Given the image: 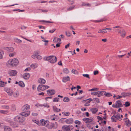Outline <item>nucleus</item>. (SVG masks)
<instances>
[{"label": "nucleus", "mask_w": 131, "mask_h": 131, "mask_svg": "<svg viewBox=\"0 0 131 131\" xmlns=\"http://www.w3.org/2000/svg\"><path fill=\"white\" fill-rule=\"evenodd\" d=\"M70 80V78L69 76L63 77V78L62 81L64 82H66Z\"/></svg>", "instance_id": "nucleus-18"}, {"label": "nucleus", "mask_w": 131, "mask_h": 131, "mask_svg": "<svg viewBox=\"0 0 131 131\" xmlns=\"http://www.w3.org/2000/svg\"><path fill=\"white\" fill-rule=\"evenodd\" d=\"M121 95L123 97H125L127 96V93L126 92H122L121 93Z\"/></svg>", "instance_id": "nucleus-42"}, {"label": "nucleus", "mask_w": 131, "mask_h": 131, "mask_svg": "<svg viewBox=\"0 0 131 131\" xmlns=\"http://www.w3.org/2000/svg\"><path fill=\"white\" fill-rule=\"evenodd\" d=\"M98 109L95 108H91V111H92V113L93 114L95 113L98 111Z\"/></svg>", "instance_id": "nucleus-27"}, {"label": "nucleus", "mask_w": 131, "mask_h": 131, "mask_svg": "<svg viewBox=\"0 0 131 131\" xmlns=\"http://www.w3.org/2000/svg\"><path fill=\"white\" fill-rule=\"evenodd\" d=\"M3 108L5 109H9V107L8 106H3Z\"/></svg>", "instance_id": "nucleus-58"}, {"label": "nucleus", "mask_w": 131, "mask_h": 131, "mask_svg": "<svg viewBox=\"0 0 131 131\" xmlns=\"http://www.w3.org/2000/svg\"><path fill=\"white\" fill-rule=\"evenodd\" d=\"M75 5H73L71 6H70L69 8H68L67 9V11H70L72 10L75 7Z\"/></svg>", "instance_id": "nucleus-30"}, {"label": "nucleus", "mask_w": 131, "mask_h": 131, "mask_svg": "<svg viewBox=\"0 0 131 131\" xmlns=\"http://www.w3.org/2000/svg\"><path fill=\"white\" fill-rule=\"evenodd\" d=\"M17 73V71L15 70H12L10 71L9 74L10 76H12L16 75Z\"/></svg>", "instance_id": "nucleus-14"}, {"label": "nucleus", "mask_w": 131, "mask_h": 131, "mask_svg": "<svg viewBox=\"0 0 131 131\" xmlns=\"http://www.w3.org/2000/svg\"><path fill=\"white\" fill-rule=\"evenodd\" d=\"M18 83L19 85L20 86L22 87H24L25 86V84L23 81H20Z\"/></svg>", "instance_id": "nucleus-28"}, {"label": "nucleus", "mask_w": 131, "mask_h": 131, "mask_svg": "<svg viewBox=\"0 0 131 131\" xmlns=\"http://www.w3.org/2000/svg\"><path fill=\"white\" fill-rule=\"evenodd\" d=\"M116 105L117 108H118L119 107H122L123 105L121 101L119 100L116 102Z\"/></svg>", "instance_id": "nucleus-12"}, {"label": "nucleus", "mask_w": 131, "mask_h": 131, "mask_svg": "<svg viewBox=\"0 0 131 131\" xmlns=\"http://www.w3.org/2000/svg\"><path fill=\"white\" fill-rule=\"evenodd\" d=\"M92 100L93 101V102L95 103H99L100 102L99 99L97 98H94L92 99Z\"/></svg>", "instance_id": "nucleus-22"}, {"label": "nucleus", "mask_w": 131, "mask_h": 131, "mask_svg": "<svg viewBox=\"0 0 131 131\" xmlns=\"http://www.w3.org/2000/svg\"><path fill=\"white\" fill-rule=\"evenodd\" d=\"M42 41L45 42V46H46L48 44V42H49V41L48 40H42Z\"/></svg>", "instance_id": "nucleus-51"}, {"label": "nucleus", "mask_w": 131, "mask_h": 131, "mask_svg": "<svg viewBox=\"0 0 131 131\" xmlns=\"http://www.w3.org/2000/svg\"><path fill=\"white\" fill-rule=\"evenodd\" d=\"M125 119V121L126 125L127 126H129L131 125V122L127 118L124 119Z\"/></svg>", "instance_id": "nucleus-15"}, {"label": "nucleus", "mask_w": 131, "mask_h": 131, "mask_svg": "<svg viewBox=\"0 0 131 131\" xmlns=\"http://www.w3.org/2000/svg\"><path fill=\"white\" fill-rule=\"evenodd\" d=\"M42 59V57L40 55H38L37 56V59L38 60H41Z\"/></svg>", "instance_id": "nucleus-53"}, {"label": "nucleus", "mask_w": 131, "mask_h": 131, "mask_svg": "<svg viewBox=\"0 0 131 131\" xmlns=\"http://www.w3.org/2000/svg\"><path fill=\"white\" fill-rule=\"evenodd\" d=\"M117 31L118 33L121 34V36L122 37H124L125 36L126 32L125 30L124 29H123L122 31L121 30L119 29H117Z\"/></svg>", "instance_id": "nucleus-9"}, {"label": "nucleus", "mask_w": 131, "mask_h": 131, "mask_svg": "<svg viewBox=\"0 0 131 131\" xmlns=\"http://www.w3.org/2000/svg\"><path fill=\"white\" fill-rule=\"evenodd\" d=\"M10 125L11 126L14 128L17 127L18 126V125L15 122H10Z\"/></svg>", "instance_id": "nucleus-17"}, {"label": "nucleus", "mask_w": 131, "mask_h": 131, "mask_svg": "<svg viewBox=\"0 0 131 131\" xmlns=\"http://www.w3.org/2000/svg\"><path fill=\"white\" fill-rule=\"evenodd\" d=\"M4 131H11V128L7 126H5L3 127Z\"/></svg>", "instance_id": "nucleus-16"}, {"label": "nucleus", "mask_w": 131, "mask_h": 131, "mask_svg": "<svg viewBox=\"0 0 131 131\" xmlns=\"http://www.w3.org/2000/svg\"><path fill=\"white\" fill-rule=\"evenodd\" d=\"M105 96L107 97H110V96H112V95L111 93H104Z\"/></svg>", "instance_id": "nucleus-33"}, {"label": "nucleus", "mask_w": 131, "mask_h": 131, "mask_svg": "<svg viewBox=\"0 0 131 131\" xmlns=\"http://www.w3.org/2000/svg\"><path fill=\"white\" fill-rule=\"evenodd\" d=\"M91 94L92 95H97V92H91Z\"/></svg>", "instance_id": "nucleus-55"}, {"label": "nucleus", "mask_w": 131, "mask_h": 131, "mask_svg": "<svg viewBox=\"0 0 131 131\" xmlns=\"http://www.w3.org/2000/svg\"><path fill=\"white\" fill-rule=\"evenodd\" d=\"M6 92L8 95H12L13 93V92L12 91H10L8 90H7Z\"/></svg>", "instance_id": "nucleus-52"}, {"label": "nucleus", "mask_w": 131, "mask_h": 131, "mask_svg": "<svg viewBox=\"0 0 131 131\" xmlns=\"http://www.w3.org/2000/svg\"><path fill=\"white\" fill-rule=\"evenodd\" d=\"M99 73L98 71L97 70L95 71L94 72V75H96L98 74Z\"/></svg>", "instance_id": "nucleus-64"}, {"label": "nucleus", "mask_w": 131, "mask_h": 131, "mask_svg": "<svg viewBox=\"0 0 131 131\" xmlns=\"http://www.w3.org/2000/svg\"><path fill=\"white\" fill-rule=\"evenodd\" d=\"M30 108V106L28 104H26L25 105L22 107L21 109L23 111H27V110L29 109Z\"/></svg>", "instance_id": "nucleus-11"}, {"label": "nucleus", "mask_w": 131, "mask_h": 131, "mask_svg": "<svg viewBox=\"0 0 131 131\" xmlns=\"http://www.w3.org/2000/svg\"><path fill=\"white\" fill-rule=\"evenodd\" d=\"M64 122L66 123L67 124H71L73 123V120L72 118H70L68 119L66 118V119H64Z\"/></svg>", "instance_id": "nucleus-8"}, {"label": "nucleus", "mask_w": 131, "mask_h": 131, "mask_svg": "<svg viewBox=\"0 0 131 131\" xmlns=\"http://www.w3.org/2000/svg\"><path fill=\"white\" fill-rule=\"evenodd\" d=\"M47 93L49 96L55 94V91L54 90H49L47 91Z\"/></svg>", "instance_id": "nucleus-7"}, {"label": "nucleus", "mask_w": 131, "mask_h": 131, "mask_svg": "<svg viewBox=\"0 0 131 131\" xmlns=\"http://www.w3.org/2000/svg\"><path fill=\"white\" fill-rule=\"evenodd\" d=\"M51 125V127L49 128V129H52V128H53L54 126V124L53 123H52Z\"/></svg>", "instance_id": "nucleus-61"}, {"label": "nucleus", "mask_w": 131, "mask_h": 131, "mask_svg": "<svg viewBox=\"0 0 131 131\" xmlns=\"http://www.w3.org/2000/svg\"><path fill=\"white\" fill-rule=\"evenodd\" d=\"M30 114V112L29 111H23V112L20 113V114L22 116L27 117Z\"/></svg>", "instance_id": "nucleus-10"}, {"label": "nucleus", "mask_w": 131, "mask_h": 131, "mask_svg": "<svg viewBox=\"0 0 131 131\" xmlns=\"http://www.w3.org/2000/svg\"><path fill=\"white\" fill-rule=\"evenodd\" d=\"M59 41H61V39L57 37L55 38L53 40V41L54 42H58Z\"/></svg>", "instance_id": "nucleus-29"}, {"label": "nucleus", "mask_w": 131, "mask_h": 131, "mask_svg": "<svg viewBox=\"0 0 131 131\" xmlns=\"http://www.w3.org/2000/svg\"><path fill=\"white\" fill-rule=\"evenodd\" d=\"M70 45V43H69L68 44L66 45L65 46V48L66 49H67V48H68L69 47Z\"/></svg>", "instance_id": "nucleus-62"}, {"label": "nucleus", "mask_w": 131, "mask_h": 131, "mask_svg": "<svg viewBox=\"0 0 131 131\" xmlns=\"http://www.w3.org/2000/svg\"><path fill=\"white\" fill-rule=\"evenodd\" d=\"M40 22H45L48 23H53L54 22L53 21H46L44 20H41L40 21Z\"/></svg>", "instance_id": "nucleus-45"}, {"label": "nucleus", "mask_w": 131, "mask_h": 131, "mask_svg": "<svg viewBox=\"0 0 131 131\" xmlns=\"http://www.w3.org/2000/svg\"><path fill=\"white\" fill-rule=\"evenodd\" d=\"M38 81L39 83L42 84H45L46 82L45 80L44 79L41 78H39V79Z\"/></svg>", "instance_id": "nucleus-19"}, {"label": "nucleus", "mask_w": 131, "mask_h": 131, "mask_svg": "<svg viewBox=\"0 0 131 131\" xmlns=\"http://www.w3.org/2000/svg\"><path fill=\"white\" fill-rule=\"evenodd\" d=\"M5 49L6 50L9 52H12L14 50V48L11 47H7L5 48Z\"/></svg>", "instance_id": "nucleus-23"}, {"label": "nucleus", "mask_w": 131, "mask_h": 131, "mask_svg": "<svg viewBox=\"0 0 131 131\" xmlns=\"http://www.w3.org/2000/svg\"><path fill=\"white\" fill-rule=\"evenodd\" d=\"M70 100L69 98L67 97H65L63 99V101L66 102H69Z\"/></svg>", "instance_id": "nucleus-32"}, {"label": "nucleus", "mask_w": 131, "mask_h": 131, "mask_svg": "<svg viewBox=\"0 0 131 131\" xmlns=\"http://www.w3.org/2000/svg\"><path fill=\"white\" fill-rule=\"evenodd\" d=\"M82 120L86 123H88L92 122V124H94L95 122L93 121V119L92 117H89L88 118H84L82 119Z\"/></svg>", "instance_id": "nucleus-5"}, {"label": "nucleus", "mask_w": 131, "mask_h": 131, "mask_svg": "<svg viewBox=\"0 0 131 131\" xmlns=\"http://www.w3.org/2000/svg\"><path fill=\"white\" fill-rule=\"evenodd\" d=\"M92 101V99L91 98H89L88 99L84 100L82 102H85V103L90 104L89 103Z\"/></svg>", "instance_id": "nucleus-26"}, {"label": "nucleus", "mask_w": 131, "mask_h": 131, "mask_svg": "<svg viewBox=\"0 0 131 131\" xmlns=\"http://www.w3.org/2000/svg\"><path fill=\"white\" fill-rule=\"evenodd\" d=\"M25 117L22 116L20 117L17 116L15 117L14 118V121L17 122L19 123L23 122L25 121Z\"/></svg>", "instance_id": "nucleus-3"}, {"label": "nucleus", "mask_w": 131, "mask_h": 131, "mask_svg": "<svg viewBox=\"0 0 131 131\" xmlns=\"http://www.w3.org/2000/svg\"><path fill=\"white\" fill-rule=\"evenodd\" d=\"M98 33H102V34H104L107 32L106 30H105V29H103L102 30L100 29L98 31Z\"/></svg>", "instance_id": "nucleus-25"}, {"label": "nucleus", "mask_w": 131, "mask_h": 131, "mask_svg": "<svg viewBox=\"0 0 131 131\" xmlns=\"http://www.w3.org/2000/svg\"><path fill=\"white\" fill-rule=\"evenodd\" d=\"M59 99L58 97H55L53 99V102H58L59 100Z\"/></svg>", "instance_id": "nucleus-39"}, {"label": "nucleus", "mask_w": 131, "mask_h": 131, "mask_svg": "<svg viewBox=\"0 0 131 131\" xmlns=\"http://www.w3.org/2000/svg\"><path fill=\"white\" fill-rule=\"evenodd\" d=\"M35 54H36L37 56L39 55V54H40V52L39 51H37L35 52Z\"/></svg>", "instance_id": "nucleus-60"}, {"label": "nucleus", "mask_w": 131, "mask_h": 131, "mask_svg": "<svg viewBox=\"0 0 131 131\" xmlns=\"http://www.w3.org/2000/svg\"><path fill=\"white\" fill-rule=\"evenodd\" d=\"M30 74L29 73H24L23 75V78L27 80L30 77Z\"/></svg>", "instance_id": "nucleus-13"}, {"label": "nucleus", "mask_w": 131, "mask_h": 131, "mask_svg": "<svg viewBox=\"0 0 131 131\" xmlns=\"http://www.w3.org/2000/svg\"><path fill=\"white\" fill-rule=\"evenodd\" d=\"M127 96L129 97L131 95V92H128L126 93Z\"/></svg>", "instance_id": "nucleus-63"}, {"label": "nucleus", "mask_w": 131, "mask_h": 131, "mask_svg": "<svg viewBox=\"0 0 131 131\" xmlns=\"http://www.w3.org/2000/svg\"><path fill=\"white\" fill-rule=\"evenodd\" d=\"M106 92L105 91H97V95H100L101 96L104 95V93H106Z\"/></svg>", "instance_id": "nucleus-24"}, {"label": "nucleus", "mask_w": 131, "mask_h": 131, "mask_svg": "<svg viewBox=\"0 0 131 131\" xmlns=\"http://www.w3.org/2000/svg\"><path fill=\"white\" fill-rule=\"evenodd\" d=\"M117 115H114V116L115 117V119H117L119 117V116H120V114H119V113H117Z\"/></svg>", "instance_id": "nucleus-47"}, {"label": "nucleus", "mask_w": 131, "mask_h": 131, "mask_svg": "<svg viewBox=\"0 0 131 131\" xmlns=\"http://www.w3.org/2000/svg\"><path fill=\"white\" fill-rule=\"evenodd\" d=\"M38 91L39 92L42 91L46 89L45 85L42 84L39 85L37 88Z\"/></svg>", "instance_id": "nucleus-6"}, {"label": "nucleus", "mask_w": 131, "mask_h": 131, "mask_svg": "<svg viewBox=\"0 0 131 131\" xmlns=\"http://www.w3.org/2000/svg\"><path fill=\"white\" fill-rule=\"evenodd\" d=\"M53 111L56 112H59L61 110L60 109H58L55 106H53Z\"/></svg>", "instance_id": "nucleus-20"}, {"label": "nucleus", "mask_w": 131, "mask_h": 131, "mask_svg": "<svg viewBox=\"0 0 131 131\" xmlns=\"http://www.w3.org/2000/svg\"><path fill=\"white\" fill-rule=\"evenodd\" d=\"M0 86L4 87L5 85L4 83V82H2V81H0Z\"/></svg>", "instance_id": "nucleus-48"}, {"label": "nucleus", "mask_w": 131, "mask_h": 131, "mask_svg": "<svg viewBox=\"0 0 131 131\" xmlns=\"http://www.w3.org/2000/svg\"><path fill=\"white\" fill-rule=\"evenodd\" d=\"M4 54L3 51L0 50V59L3 58V55Z\"/></svg>", "instance_id": "nucleus-35"}, {"label": "nucleus", "mask_w": 131, "mask_h": 131, "mask_svg": "<svg viewBox=\"0 0 131 131\" xmlns=\"http://www.w3.org/2000/svg\"><path fill=\"white\" fill-rule=\"evenodd\" d=\"M82 6H90L91 5L90 4L88 3L87 4H85L84 3H83L82 5Z\"/></svg>", "instance_id": "nucleus-37"}, {"label": "nucleus", "mask_w": 131, "mask_h": 131, "mask_svg": "<svg viewBox=\"0 0 131 131\" xmlns=\"http://www.w3.org/2000/svg\"><path fill=\"white\" fill-rule=\"evenodd\" d=\"M43 59L45 61H48L51 63H54L57 61V57L54 56L45 57L43 58Z\"/></svg>", "instance_id": "nucleus-1"}, {"label": "nucleus", "mask_w": 131, "mask_h": 131, "mask_svg": "<svg viewBox=\"0 0 131 131\" xmlns=\"http://www.w3.org/2000/svg\"><path fill=\"white\" fill-rule=\"evenodd\" d=\"M31 69L30 68H26L25 70L24 71H29Z\"/></svg>", "instance_id": "nucleus-59"}, {"label": "nucleus", "mask_w": 131, "mask_h": 131, "mask_svg": "<svg viewBox=\"0 0 131 131\" xmlns=\"http://www.w3.org/2000/svg\"><path fill=\"white\" fill-rule=\"evenodd\" d=\"M82 75L84 77H86L87 78H88L89 79H90V77H89V75L88 74H82Z\"/></svg>", "instance_id": "nucleus-44"}, {"label": "nucleus", "mask_w": 131, "mask_h": 131, "mask_svg": "<svg viewBox=\"0 0 131 131\" xmlns=\"http://www.w3.org/2000/svg\"><path fill=\"white\" fill-rule=\"evenodd\" d=\"M16 54V52H14L13 53H10L9 54V56L10 57H13Z\"/></svg>", "instance_id": "nucleus-38"}, {"label": "nucleus", "mask_w": 131, "mask_h": 131, "mask_svg": "<svg viewBox=\"0 0 131 131\" xmlns=\"http://www.w3.org/2000/svg\"><path fill=\"white\" fill-rule=\"evenodd\" d=\"M74 123L75 124L78 125H80L81 124V122L78 120L75 121L74 122Z\"/></svg>", "instance_id": "nucleus-41"}, {"label": "nucleus", "mask_w": 131, "mask_h": 131, "mask_svg": "<svg viewBox=\"0 0 131 131\" xmlns=\"http://www.w3.org/2000/svg\"><path fill=\"white\" fill-rule=\"evenodd\" d=\"M15 41L16 42H17L19 43H21L22 42V41L21 40L17 38L16 39H15Z\"/></svg>", "instance_id": "nucleus-54"}, {"label": "nucleus", "mask_w": 131, "mask_h": 131, "mask_svg": "<svg viewBox=\"0 0 131 131\" xmlns=\"http://www.w3.org/2000/svg\"><path fill=\"white\" fill-rule=\"evenodd\" d=\"M41 10V11L43 13H46L48 12V10H42V9H39V11L38 12H39Z\"/></svg>", "instance_id": "nucleus-49"}, {"label": "nucleus", "mask_w": 131, "mask_h": 131, "mask_svg": "<svg viewBox=\"0 0 131 131\" xmlns=\"http://www.w3.org/2000/svg\"><path fill=\"white\" fill-rule=\"evenodd\" d=\"M72 72L74 74H76L77 72V71L73 69L72 70Z\"/></svg>", "instance_id": "nucleus-57"}, {"label": "nucleus", "mask_w": 131, "mask_h": 131, "mask_svg": "<svg viewBox=\"0 0 131 131\" xmlns=\"http://www.w3.org/2000/svg\"><path fill=\"white\" fill-rule=\"evenodd\" d=\"M31 57L34 59H37V56L36 54H33L31 56Z\"/></svg>", "instance_id": "nucleus-46"}, {"label": "nucleus", "mask_w": 131, "mask_h": 131, "mask_svg": "<svg viewBox=\"0 0 131 131\" xmlns=\"http://www.w3.org/2000/svg\"><path fill=\"white\" fill-rule=\"evenodd\" d=\"M19 62L18 60L14 58L12 60H10L8 61L7 63L12 67H14L17 66Z\"/></svg>", "instance_id": "nucleus-2"}, {"label": "nucleus", "mask_w": 131, "mask_h": 131, "mask_svg": "<svg viewBox=\"0 0 131 131\" xmlns=\"http://www.w3.org/2000/svg\"><path fill=\"white\" fill-rule=\"evenodd\" d=\"M111 119L112 122H116V119H115V118L114 116V115H113V116H112L111 117Z\"/></svg>", "instance_id": "nucleus-40"}, {"label": "nucleus", "mask_w": 131, "mask_h": 131, "mask_svg": "<svg viewBox=\"0 0 131 131\" xmlns=\"http://www.w3.org/2000/svg\"><path fill=\"white\" fill-rule=\"evenodd\" d=\"M49 122L48 121L45 120L43 123H42V126H45L47 127L48 125H49Z\"/></svg>", "instance_id": "nucleus-21"}, {"label": "nucleus", "mask_w": 131, "mask_h": 131, "mask_svg": "<svg viewBox=\"0 0 131 131\" xmlns=\"http://www.w3.org/2000/svg\"><path fill=\"white\" fill-rule=\"evenodd\" d=\"M66 35L68 37H70V36L71 34L69 32H66Z\"/></svg>", "instance_id": "nucleus-50"}, {"label": "nucleus", "mask_w": 131, "mask_h": 131, "mask_svg": "<svg viewBox=\"0 0 131 131\" xmlns=\"http://www.w3.org/2000/svg\"><path fill=\"white\" fill-rule=\"evenodd\" d=\"M124 105H125V106L126 107H127L129 106L130 105V104L129 102H126L125 103V104H124Z\"/></svg>", "instance_id": "nucleus-43"}, {"label": "nucleus", "mask_w": 131, "mask_h": 131, "mask_svg": "<svg viewBox=\"0 0 131 131\" xmlns=\"http://www.w3.org/2000/svg\"><path fill=\"white\" fill-rule=\"evenodd\" d=\"M63 72L66 73H68L69 72V71L68 69L65 68L63 69Z\"/></svg>", "instance_id": "nucleus-34"}, {"label": "nucleus", "mask_w": 131, "mask_h": 131, "mask_svg": "<svg viewBox=\"0 0 131 131\" xmlns=\"http://www.w3.org/2000/svg\"><path fill=\"white\" fill-rule=\"evenodd\" d=\"M99 90V89L97 88H94L91 89L89 90V91H97Z\"/></svg>", "instance_id": "nucleus-36"}, {"label": "nucleus", "mask_w": 131, "mask_h": 131, "mask_svg": "<svg viewBox=\"0 0 131 131\" xmlns=\"http://www.w3.org/2000/svg\"><path fill=\"white\" fill-rule=\"evenodd\" d=\"M62 128L64 131H71L73 129L74 127L72 125H64L62 127Z\"/></svg>", "instance_id": "nucleus-4"}, {"label": "nucleus", "mask_w": 131, "mask_h": 131, "mask_svg": "<svg viewBox=\"0 0 131 131\" xmlns=\"http://www.w3.org/2000/svg\"><path fill=\"white\" fill-rule=\"evenodd\" d=\"M8 111L7 110H0V113L3 114H6L8 113Z\"/></svg>", "instance_id": "nucleus-31"}, {"label": "nucleus", "mask_w": 131, "mask_h": 131, "mask_svg": "<svg viewBox=\"0 0 131 131\" xmlns=\"http://www.w3.org/2000/svg\"><path fill=\"white\" fill-rule=\"evenodd\" d=\"M31 67L33 68H36V65L35 64H32L31 65Z\"/></svg>", "instance_id": "nucleus-56"}]
</instances>
